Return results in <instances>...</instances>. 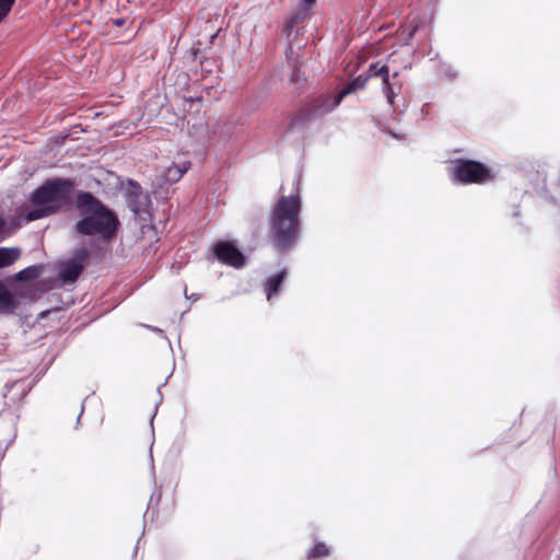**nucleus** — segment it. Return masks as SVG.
Wrapping results in <instances>:
<instances>
[{"mask_svg": "<svg viewBox=\"0 0 560 560\" xmlns=\"http://www.w3.org/2000/svg\"><path fill=\"white\" fill-rule=\"evenodd\" d=\"M115 24H116L117 26H121V25H122V21H121V20H116V21H115Z\"/></svg>", "mask_w": 560, "mask_h": 560, "instance_id": "4be33fe9", "label": "nucleus"}, {"mask_svg": "<svg viewBox=\"0 0 560 560\" xmlns=\"http://www.w3.org/2000/svg\"><path fill=\"white\" fill-rule=\"evenodd\" d=\"M451 175L453 180L462 184H480L491 178L489 168L472 160H457Z\"/></svg>", "mask_w": 560, "mask_h": 560, "instance_id": "20e7f679", "label": "nucleus"}, {"mask_svg": "<svg viewBox=\"0 0 560 560\" xmlns=\"http://www.w3.org/2000/svg\"><path fill=\"white\" fill-rule=\"evenodd\" d=\"M328 553H329L328 547L323 542H318L312 548L307 558L308 559H317V558L327 556Z\"/></svg>", "mask_w": 560, "mask_h": 560, "instance_id": "a211bd4d", "label": "nucleus"}, {"mask_svg": "<svg viewBox=\"0 0 560 560\" xmlns=\"http://www.w3.org/2000/svg\"><path fill=\"white\" fill-rule=\"evenodd\" d=\"M75 208L82 218L75 223L74 231L83 236H98L110 240L117 230L118 219L91 192L80 191L77 195Z\"/></svg>", "mask_w": 560, "mask_h": 560, "instance_id": "f257e3e1", "label": "nucleus"}, {"mask_svg": "<svg viewBox=\"0 0 560 560\" xmlns=\"http://www.w3.org/2000/svg\"><path fill=\"white\" fill-rule=\"evenodd\" d=\"M139 542H140V541L138 540V542H137V547H136V549H135V555L138 552V545H139Z\"/></svg>", "mask_w": 560, "mask_h": 560, "instance_id": "5701e85b", "label": "nucleus"}, {"mask_svg": "<svg viewBox=\"0 0 560 560\" xmlns=\"http://www.w3.org/2000/svg\"><path fill=\"white\" fill-rule=\"evenodd\" d=\"M301 198L298 194L281 196L270 215V233L275 246L284 252L291 248L300 232Z\"/></svg>", "mask_w": 560, "mask_h": 560, "instance_id": "f03ea898", "label": "nucleus"}, {"mask_svg": "<svg viewBox=\"0 0 560 560\" xmlns=\"http://www.w3.org/2000/svg\"><path fill=\"white\" fill-rule=\"evenodd\" d=\"M18 306V301L7 289L4 283L0 281V313L12 314Z\"/></svg>", "mask_w": 560, "mask_h": 560, "instance_id": "f8f14e48", "label": "nucleus"}, {"mask_svg": "<svg viewBox=\"0 0 560 560\" xmlns=\"http://www.w3.org/2000/svg\"><path fill=\"white\" fill-rule=\"evenodd\" d=\"M74 182L69 178H54L44 182L30 197L32 209L24 218L32 222L51 215L68 205L74 190Z\"/></svg>", "mask_w": 560, "mask_h": 560, "instance_id": "7ed1b4c3", "label": "nucleus"}, {"mask_svg": "<svg viewBox=\"0 0 560 560\" xmlns=\"http://www.w3.org/2000/svg\"><path fill=\"white\" fill-rule=\"evenodd\" d=\"M443 73L448 79H453L456 77V71L451 66H444Z\"/></svg>", "mask_w": 560, "mask_h": 560, "instance_id": "aec40b11", "label": "nucleus"}, {"mask_svg": "<svg viewBox=\"0 0 560 560\" xmlns=\"http://www.w3.org/2000/svg\"><path fill=\"white\" fill-rule=\"evenodd\" d=\"M316 0H301V4L296 8V10L292 13V15L287 20L283 26V32L285 33V36L289 42V46L287 49V56L288 58H291V56L294 52V38H292V31L294 26L302 22L307 15L308 12L312 10V8L315 5Z\"/></svg>", "mask_w": 560, "mask_h": 560, "instance_id": "0eeeda50", "label": "nucleus"}, {"mask_svg": "<svg viewBox=\"0 0 560 560\" xmlns=\"http://www.w3.org/2000/svg\"><path fill=\"white\" fill-rule=\"evenodd\" d=\"M369 80V75L360 74L354 80L349 82L347 86L340 91L341 96L346 97L347 95L361 90L365 86L366 82Z\"/></svg>", "mask_w": 560, "mask_h": 560, "instance_id": "dca6fc26", "label": "nucleus"}, {"mask_svg": "<svg viewBox=\"0 0 560 560\" xmlns=\"http://www.w3.org/2000/svg\"><path fill=\"white\" fill-rule=\"evenodd\" d=\"M190 162H183L180 164L173 163L163 171L161 182L165 185H172L177 183L183 175L189 170Z\"/></svg>", "mask_w": 560, "mask_h": 560, "instance_id": "9b49d317", "label": "nucleus"}, {"mask_svg": "<svg viewBox=\"0 0 560 560\" xmlns=\"http://www.w3.org/2000/svg\"><path fill=\"white\" fill-rule=\"evenodd\" d=\"M420 25H421V21H419L417 18H412L410 20V26L402 28V35H406L404 38V45L410 44L416 32L419 30Z\"/></svg>", "mask_w": 560, "mask_h": 560, "instance_id": "f3484780", "label": "nucleus"}, {"mask_svg": "<svg viewBox=\"0 0 560 560\" xmlns=\"http://www.w3.org/2000/svg\"><path fill=\"white\" fill-rule=\"evenodd\" d=\"M398 72L389 73V68L386 65L378 62L371 63L365 75L370 78H380L382 80V91L390 106L395 104V97L401 91V84L397 80Z\"/></svg>", "mask_w": 560, "mask_h": 560, "instance_id": "39448f33", "label": "nucleus"}, {"mask_svg": "<svg viewBox=\"0 0 560 560\" xmlns=\"http://www.w3.org/2000/svg\"><path fill=\"white\" fill-rule=\"evenodd\" d=\"M285 277H287V270L282 269L280 272H278L275 276L269 277L265 281V291H266V296H267L268 301H270L272 299V296L279 292Z\"/></svg>", "mask_w": 560, "mask_h": 560, "instance_id": "ddd939ff", "label": "nucleus"}, {"mask_svg": "<svg viewBox=\"0 0 560 560\" xmlns=\"http://www.w3.org/2000/svg\"><path fill=\"white\" fill-rule=\"evenodd\" d=\"M43 271V265H32L16 273L20 281H30L39 277Z\"/></svg>", "mask_w": 560, "mask_h": 560, "instance_id": "2eb2a0df", "label": "nucleus"}, {"mask_svg": "<svg viewBox=\"0 0 560 560\" xmlns=\"http://www.w3.org/2000/svg\"><path fill=\"white\" fill-rule=\"evenodd\" d=\"M21 256L18 247H0V269L12 266Z\"/></svg>", "mask_w": 560, "mask_h": 560, "instance_id": "4468645a", "label": "nucleus"}, {"mask_svg": "<svg viewBox=\"0 0 560 560\" xmlns=\"http://www.w3.org/2000/svg\"><path fill=\"white\" fill-rule=\"evenodd\" d=\"M88 258L85 248L75 249L72 257L61 261L58 266V276L63 283H73L83 271Z\"/></svg>", "mask_w": 560, "mask_h": 560, "instance_id": "423d86ee", "label": "nucleus"}, {"mask_svg": "<svg viewBox=\"0 0 560 560\" xmlns=\"http://www.w3.org/2000/svg\"><path fill=\"white\" fill-rule=\"evenodd\" d=\"M343 98L345 97L341 96L340 92L335 96H319L318 98L315 100L312 112L314 115H326L332 112L341 103Z\"/></svg>", "mask_w": 560, "mask_h": 560, "instance_id": "9d476101", "label": "nucleus"}, {"mask_svg": "<svg viewBox=\"0 0 560 560\" xmlns=\"http://www.w3.org/2000/svg\"><path fill=\"white\" fill-rule=\"evenodd\" d=\"M130 185L133 187V189L130 190L127 195V203L136 215H140L147 211L150 205V199L137 183L130 182Z\"/></svg>", "mask_w": 560, "mask_h": 560, "instance_id": "1a4fd4ad", "label": "nucleus"}, {"mask_svg": "<svg viewBox=\"0 0 560 560\" xmlns=\"http://www.w3.org/2000/svg\"><path fill=\"white\" fill-rule=\"evenodd\" d=\"M15 0H0V22L8 15Z\"/></svg>", "mask_w": 560, "mask_h": 560, "instance_id": "6ab92c4d", "label": "nucleus"}, {"mask_svg": "<svg viewBox=\"0 0 560 560\" xmlns=\"http://www.w3.org/2000/svg\"><path fill=\"white\" fill-rule=\"evenodd\" d=\"M213 253L218 260L232 266L241 268L245 265V257L241 250L232 242H219L213 247Z\"/></svg>", "mask_w": 560, "mask_h": 560, "instance_id": "6e6552de", "label": "nucleus"}, {"mask_svg": "<svg viewBox=\"0 0 560 560\" xmlns=\"http://www.w3.org/2000/svg\"><path fill=\"white\" fill-rule=\"evenodd\" d=\"M4 229H5V221L4 219L0 215V240H3L4 238Z\"/></svg>", "mask_w": 560, "mask_h": 560, "instance_id": "412c9836", "label": "nucleus"}]
</instances>
